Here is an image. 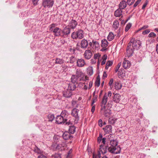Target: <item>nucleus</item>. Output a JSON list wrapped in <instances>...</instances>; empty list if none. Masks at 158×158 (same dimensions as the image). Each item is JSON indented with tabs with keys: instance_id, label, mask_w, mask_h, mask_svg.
Masks as SVG:
<instances>
[{
	"instance_id": "f257e3e1",
	"label": "nucleus",
	"mask_w": 158,
	"mask_h": 158,
	"mask_svg": "<svg viewBox=\"0 0 158 158\" xmlns=\"http://www.w3.org/2000/svg\"><path fill=\"white\" fill-rule=\"evenodd\" d=\"M80 82L78 83V86L86 90L88 89V84L89 78L87 76H84L83 73L80 70L77 69L75 75H73L71 77V80L73 83H75L78 80L79 77Z\"/></svg>"
},
{
	"instance_id": "f03ea898",
	"label": "nucleus",
	"mask_w": 158,
	"mask_h": 158,
	"mask_svg": "<svg viewBox=\"0 0 158 158\" xmlns=\"http://www.w3.org/2000/svg\"><path fill=\"white\" fill-rule=\"evenodd\" d=\"M107 101V95L105 94L103 97L101 104V113L102 114L106 117H109L110 116L111 113V110L106 108V104Z\"/></svg>"
},
{
	"instance_id": "7ed1b4c3",
	"label": "nucleus",
	"mask_w": 158,
	"mask_h": 158,
	"mask_svg": "<svg viewBox=\"0 0 158 158\" xmlns=\"http://www.w3.org/2000/svg\"><path fill=\"white\" fill-rule=\"evenodd\" d=\"M68 114V112L66 111L65 110L63 111L60 115L57 116L56 120V123L58 124L65 123L66 125H69L70 122L69 120L68 121L67 119Z\"/></svg>"
},
{
	"instance_id": "20e7f679",
	"label": "nucleus",
	"mask_w": 158,
	"mask_h": 158,
	"mask_svg": "<svg viewBox=\"0 0 158 158\" xmlns=\"http://www.w3.org/2000/svg\"><path fill=\"white\" fill-rule=\"evenodd\" d=\"M110 146L108 148V152L114 154L119 153L121 151V148L117 146V142L115 140H111L110 142Z\"/></svg>"
},
{
	"instance_id": "39448f33",
	"label": "nucleus",
	"mask_w": 158,
	"mask_h": 158,
	"mask_svg": "<svg viewBox=\"0 0 158 158\" xmlns=\"http://www.w3.org/2000/svg\"><path fill=\"white\" fill-rule=\"evenodd\" d=\"M57 25L56 24L52 23L49 26V27L50 31L53 32L55 36H59L61 34V30L58 27H56Z\"/></svg>"
},
{
	"instance_id": "423d86ee",
	"label": "nucleus",
	"mask_w": 158,
	"mask_h": 158,
	"mask_svg": "<svg viewBox=\"0 0 158 158\" xmlns=\"http://www.w3.org/2000/svg\"><path fill=\"white\" fill-rule=\"evenodd\" d=\"M129 45L131 46L134 50H138L141 45L140 41L138 40H135L134 38H132L129 43Z\"/></svg>"
},
{
	"instance_id": "0eeeda50",
	"label": "nucleus",
	"mask_w": 158,
	"mask_h": 158,
	"mask_svg": "<svg viewBox=\"0 0 158 158\" xmlns=\"http://www.w3.org/2000/svg\"><path fill=\"white\" fill-rule=\"evenodd\" d=\"M71 37L73 39H82L84 37L83 31L81 30H79L76 32H73L71 34Z\"/></svg>"
},
{
	"instance_id": "6e6552de",
	"label": "nucleus",
	"mask_w": 158,
	"mask_h": 158,
	"mask_svg": "<svg viewBox=\"0 0 158 158\" xmlns=\"http://www.w3.org/2000/svg\"><path fill=\"white\" fill-rule=\"evenodd\" d=\"M54 2V0H44L42 5L45 8L51 7L53 6Z\"/></svg>"
},
{
	"instance_id": "1a4fd4ad",
	"label": "nucleus",
	"mask_w": 158,
	"mask_h": 158,
	"mask_svg": "<svg viewBox=\"0 0 158 158\" xmlns=\"http://www.w3.org/2000/svg\"><path fill=\"white\" fill-rule=\"evenodd\" d=\"M101 46L102 48L101 49L102 51H104L107 50V47L108 45V42L107 40L105 39H103L102 40Z\"/></svg>"
},
{
	"instance_id": "9d476101",
	"label": "nucleus",
	"mask_w": 158,
	"mask_h": 158,
	"mask_svg": "<svg viewBox=\"0 0 158 158\" xmlns=\"http://www.w3.org/2000/svg\"><path fill=\"white\" fill-rule=\"evenodd\" d=\"M86 64V63L84 59L81 58L78 59L77 60V65L79 67H82Z\"/></svg>"
},
{
	"instance_id": "9b49d317",
	"label": "nucleus",
	"mask_w": 158,
	"mask_h": 158,
	"mask_svg": "<svg viewBox=\"0 0 158 158\" xmlns=\"http://www.w3.org/2000/svg\"><path fill=\"white\" fill-rule=\"evenodd\" d=\"M84 56L86 59H89L92 56V54L90 50H87L85 51Z\"/></svg>"
},
{
	"instance_id": "f8f14e48",
	"label": "nucleus",
	"mask_w": 158,
	"mask_h": 158,
	"mask_svg": "<svg viewBox=\"0 0 158 158\" xmlns=\"http://www.w3.org/2000/svg\"><path fill=\"white\" fill-rule=\"evenodd\" d=\"M63 93V96L65 98H70L72 95V92L68 90L67 89H65Z\"/></svg>"
},
{
	"instance_id": "ddd939ff",
	"label": "nucleus",
	"mask_w": 158,
	"mask_h": 158,
	"mask_svg": "<svg viewBox=\"0 0 158 158\" xmlns=\"http://www.w3.org/2000/svg\"><path fill=\"white\" fill-rule=\"evenodd\" d=\"M103 129L106 134H110L112 132V127L110 125H107Z\"/></svg>"
},
{
	"instance_id": "4468645a",
	"label": "nucleus",
	"mask_w": 158,
	"mask_h": 158,
	"mask_svg": "<svg viewBox=\"0 0 158 158\" xmlns=\"http://www.w3.org/2000/svg\"><path fill=\"white\" fill-rule=\"evenodd\" d=\"M131 65V63L130 62L124 59L123 64V67L125 69H127L129 68Z\"/></svg>"
},
{
	"instance_id": "2eb2a0df",
	"label": "nucleus",
	"mask_w": 158,
	"mask_h": 158,
	"mask_svg": "<svg viewBox=\"0 0 158 158\" xmlns=\"http://www.w3.org/2000/svg\"><path fill=\"white\" fill-rule=\"evenodd\" d=\"M134 49H132L131 46L128 45L127 49V56H131L133 53Z\"/></svg>"
},
{
	"instance_id": "dca6fc26",
	"label": "nucleus",
	"mask_w": 158,
	"mask_h": 158,
	"mask_svg": "<svg viewBox=\"0 0 158 158\" xmlns=\"http://www.w3.org/2000/svg\"><path fill=\"white\" fill-rule=\"evenodd\" d=\"M121 95L118 94H114L113 97V101L116 103H118L121 99Z\"/></svg>"
},
{
	"instance_id": "f3484780",
	"label": "nucleus",
	"mask_w": 158,
	"mask_h": 158,
	"mask_svg": "<svg viewBox=\"0 0 158 158\" xmlns=\"http://www.w3.org/2000/svg\"><path fill=\"white\" fill-rule=\"evenodd\" d=\"M122 86V85L120 81H117L114 82V87L116 90L120 89Z\"/></svg>"
},
{
	"instance_id": "a211bd4d",
	"label": "nucleus",
	"mask_w": 158,
	"mask_h": 158,
	"mask_svg": "<svg viewBox=\"0 0 158 158\" xmlns=\"http://www.w3.org/2000/svg\"><path fill=\"white\" fill-rule=\"evenodd\" d=\"M88 44V42L87 41L83 39L81 40V47L83 48H86Z\"/></svg>"
},
{
	"instance_id": "6ab92c4d",
	"label": "nucleus",
	"mask_w": 158,
	"mask_h": 158,
	"mask_svg": "<svg viewBox=\"0 0 158 158\" xmlns=\"http://www.w3.org/2000/svg\"><path fill=\"white\" fill-rule=\"evenodd\" d=\"M122 10L118 8L114 12V16L116 17H120V16H121V18H122L123 16L122 15Z\"/></svg>"
},
{
	"instance_id": "aec40b11",
	"label": "nucleus",
	"mask_w": 158,
	"mask_h": 158,
	"mask_svg": "<svg viewBox=\"0 0 158 158\" xmlns=\"http://www.w3.org/2000/svg\"><path fill=\"white\" fill-rule=\"evenodd\" d=\"M127 6V2L124 0L121 2L119 5V7L121 10L123 9Z\"/></svg>"
},
{
	"instance_id": "412c9836",
	"label": "nucleus",
	"mask_w": 158,
	"mask_h": 158,
	"mask_svg": "<svg viewBox=\"0 0 158 158\" xmlns=\"http://www.w3.org/2000/svg\"><path fill=\"white\" fill-rule=\"evenodd\" d=\"M77 25V22L76 21L74 20H72L70 21L69 23V26L71 27L72 29L74 28Z\"/></svg>"
},
{
	"instance_id": "4be33fe9",
	"label": "nucleus",
	"mask_w": 158,
	"mask_h": 158,
	"mask_svg": "<svg viewBox=\"0 0 158 158\" xmlns=\"http://www.w3.org/2000/svg\"><path fill=\"white\" fill-rule=\"evenodd\" d=\"M74 84V83H70L68 85L67 89L68 90L70 91L71 92L74 90L76 88V86Z\"/></svg>"
},
{
	"instance_id": "5701e85b",
	"label": "nucleus",
	"mask_w": 158,
	"mask_h": 158,
	"mask_svg": "<svg viewBox=\"0 0 158 158\" xmlns=\"http://www.w3.org/2000/svg\"><path fill=\"white\" fill-rule=\"evenodd\" d=\"M107 147H103L102 144H101L100 145V149L99 151L101 152L102 154L106 153L107 151Z\"/></svg>"
},
{
	"instance_id": "b1692460",
	"label": "nucleus",
	"mask_w": 158,
	"mask_h": 158,
	"mask_svg": "<svg viewBox=\"0 0 158 158\" xmlns=\"http://www.w3.org/2000/svg\"><path fill=\"white\" fill-rule=\"evenodd\" d=\"M62 136L63 139L65 140H67L70 138L71 137H72L70 133L68 132H65L63 133Z\"/></svg>"
},
{
	"instance_id": "393cba45",
	"label": "nucleus",
	"mask_w": 158,
	"mask_h": 158,
	"mask_svg": "<svg viewBox=\"0 0 158 158\" xmlns=\"http://www.w3.org/2000/svg\"><path fill=\"white\" fill-rule=\"evenodd\" d=\"M119 27V23L118 20H115L114 21L113 24V28L114 30H117Z\"/></svg>"
},
{
	"instance_id": "a878e982",
	"label": "nucleus",
	"mask_w": 158,
	"mask_h": 158,
	"mask_svg": "<svg viewBox=\"0 0 158 158\" xmlns=\"http://www.w3.org/2000/svg\"><path fill=\"white\" fill-rule=\"evenodd\" d=\"M78 110L76 109H73L72 111L71 114L76 118L78 117Z\"/></svg>"
},
{
	"instance_id": "bb28decb",
	"label": "nucleus",
	"mask_w": 158,
	"mask_h": 158,
	"mask_svg": "<svg viewBox=\"0 0 158 158\" xmlns=\"http://www.w3.org/2000/svg\"><path fill=\"white\" fill-rule=\"evenodd\" d=\"M63 33L65 35H68L70 33V29L68 26L65 27L63 31Z\"/></svg>"
},
{
	"instance_id": "cd10ccee",
	"label": "nucleus",
	"mask_w": 158,
	"mask_h": 158,
	"mask_svg": "<svg viewBox=\"0 0 158 158\" xmlns=\"http://www.w3.org/2000/svg\"><path fill=\"white\" fill-rule=\"evenodd\" d=\"M107 38L109 41H111L114 38V35L112 32H109Z\"/></svg>"
},
{
	"instance_id": "c85d7f7f",
	"label": "nucleus",
	"mask_w": 158,
	"mask_h": 158,
	"mask_svg": "<svg viewBox=\"0 0 158 158\" xmlns=\"http://www.w3.org/2000/svg\"><path fill=\"white\" fill-rule=\"evenodd\" d=\"M64 62V60L62 59L59 58H56L55 60V63L56 64H61Z\"/></svg>"
},
{
	"instance_id": "c756f323",
	"label": "nucleus",
	"mask_w": 158,
	"mask_h": 158,
	"mask_svg": "<svg viewBox=\"0 0 158 158\" xmlns=\"http://www.w3.org/2000/svg\"><path fill=\"white\" fill-rule=\"evenodd\" d=\"M87 73L89 75L91 76L93 73V67L91 66L89 67L87 69Z\"/></svg>"
},
{
	"instance_id": "7c9ffc66",
	"label": "nucleus",
	"mask_w": 158,
	"mask_h": 158,
	"mask_svg": "<svg viewBox=\"0 0 158 158\" xmlns=\"http://www.w3.org/2000/svg\"><path fill=\"white\" fill-rule=\"evenodd\" d=\"M75 127L74 126H70L69 129V133L72 134H73L75 131Z\"/></svg>"
},
{
	"instance_id": "2f4dec72",
	"label": "nucleus",
	"mask_w": 158,
	"mask_h": 158,
	"mask_svg": "<svg viewBox=\"0 0 158 158\" xmlns=\"http://www.w3.org/2000/svg\"><path fill=\"white\" fill-rule=\"evenodd\" d=\"M117 119L113 117H111L109 118L108 120L109 123L110 124H114L115 123Z\"/></svg>"
},
{
	"instance_id": "473e14b6",
	"label": "nucleus",
	"mask_w": 158,
	"mask_h": 158,
	"mask_svg": "<svg viewBox=\"0 0 158 158\" xmlns=\"http://www.w3.org/2000/svg\"><path fill=\"white\" fill-rule=\"evenodd\" d=\"M107 56L106 55H104L102 57V61L101 63V65H103L105 64L106 60L107 58Z\"/></svg>"
},
{
	"instance_id": "72a5a7b5",
	"label": "nucleus",
	"mask_w": 158,
	"mask_h": 158,
	"mask_svg": "<svg viewBox=\"0 0 158 158\" xmlns=\"http://www.w3.org/2000/svg\"><path fill=\"white\" fill-rule=\"evenodd\" d=\"M113 64V62L110 60L108 61V62L106 63V66L105 67V69H107L109 67L111 66Z\"/></svg>"
},
{
	"instance_id": "f704fd0d",
	"label": "nucleus",
	"mask_w": 158,
	"mask_h": 158,
	"mask_svg": "<svg viewBox=\"0 0 158 158\" xmlns=\"http://www.w3.org/2000/svg\"><path fill=\"white\" fill-rule=\"evenodd\" d=\"M48 121L52 122L54 118V116L53 114H49L48 116Z\"/></svg>"
},
{
	"instance_id": "c9c22d12",
	"label": "nucleus",
	"mask_w": 158,
	"mask_h": 158,
	"mask_svg": "<svg viewBox=\"0 0 158 158\" xmlns=\"http://www.w3.org/2000/svg\"><path fill=\"white\" fill-rule=\"evenodd\" d=\"M100 84V79L97 77L96 81L95 82V85L96 86L98 87Z\"/></svg>"
},
{
	"instance_id": "e433bc0d",
	"label": "nucleus",
	"mask_w": 158,
	"mask_h": 158,
	"mask_svg": "<svg viewBox=\"0 0 158 158\" xmlns=\"http://www.w3.org/2000/svg\"><path fill=\"white\" fill-rule=\"evenodd\" d=\"M131 24L130 23H129L127 24L125 27V31H128L130 29V28H131Z\"/></svg>"
},
{
	"instance_id": "4c0bfd02",
	"label": "nucleus",
	"mask_w": 158,
	"mask_h": 158,
	"mask_svg": "<svg viewBox=\"0 0 158 158\" xmlns=\"http://www.w3.org/2000/svg\"><path fill=\"white\" fill-rule=\"evenodd\" d=\"M75 61V58L73 56L70 58L69 62L71 64L73 63Z\"/></svg>"
},
{
	"instance_id": "58836bf2",
	"label": "nucleus",
	"mask_w": 158,
	"mask_h": 158,
	"mask_svg": "<svg viewBox=\"0 0 158 158\" xmlns=\"http://www.w3.org/2000/svg\"><path fill=\"white\" fill-rule=\"evenodd\" d=\"M102 136V134H100L99 135V136L97 138L98 142V143H100L101 142Z\"/></svg>"
},
{
	"instance_id": "ea45409f",
	"label": "nucleus",
	"mask_w": 158,
	"mask_h": 158,
	"mask_svg": "<svg viewBox=\"0 0 158 158\" xmlns=\"http://www.w3.org/2000/svg\"><path fill=\"white\" fill-rule=\"evenodd\" d=\"M135 0H127V3L128 4L129 6H131L133 4Z\"/></svg>"
},
{
	"instance_id": "a19ab883",
	"label": "nucleus",
	"mask_w": 158,
	"mask_h": 158,
	"mask_svg": "<svg viewBox=\"0 0 158 158\" xmlns=\"http://www.w3.org/2000/svg\"><path fill=\"white\" fill-rule=\"evenodd\" d=\"M94 43V45L95 47V48H98L99 47V43L97 41H93Z\"/></svg>"
},
{
	"instance_id": "79ce46f5",
	"label": "nucleus",
	"mask_w": 158,
	"mask_h": 158,
	"mask_svg": "<svg viewBox=\"0 0 158 158\" xmlns=\"http://www.w3.org/2000/svg\"><path fill=\"white\" fill-rule=\"evenodd\" d=\"M54 158H61L60 155L59 154L56 153L52 156Z\"/></svg>"
},
{
	"instance_id": "37998d69",
	"label": "nucleus",
	"mask_w": 158,
	"mask_h": 158,
	"mask_svg": "<svg viewBox=\"0 0 158 158\" xmlns=\"http://www.w3.org/2000/svg\"><path fill=\"white\" fill-rule=\"evenodd\" d=\"M100 55L99 53H98L94 54V58L95 59H98L100 56Z\"/></svg>"
},
{
	"instance_id": "c03bdc74",
	"label": "nucleus",
	"mask_w": 158,
	"mask_h": 158,
	"mask_svg": "<svg viewBox=\"0 0 158 158\" xmlns=\"http://www.w3.org/2000/svg\"><path fill=\"white\" fill-rule=\"evenodd\" d=\"M156 36V34L154 33V32H151L150 33L149 35L148 36L149 37H155Z\"/></svg>"
},
{
	"instance_id": "a18cd8bd",
	"label": "nucleus",
	"mask_w": 158,
	"mask_h": 158,
	"mask_svg": "<svg viewBox=\"0 0 158 158\" xmlns=\"http://www.w3.org/2000/svg\"><path fill=\"white\" fill-rule=\"evenodd\" d=\"M141 0H138L134 5V7H135L141 2Z\"/></svg>"
},
{
	"instance_id": "49530a36",
	"label": "nucleus",
	"mask_w": 158,
	"mask_h": 158,
	"mask_svg": "<svg viewBox=\"0 0 158 158\" xmlns=\"http://www.w3.org/2000/svg\"><path fill=\"white\" fill-rule=\"evenodd\" d=\"M35 152L38 154H41V150L38 148H36L35 149Z\"/></svg>"
},
{
	"instance_id": "de8ad7c7",
	"label": "nucleus",
	"mask_w": 158,
	"mask_h": 158,
	"mask_svg": "<svg viewBox=\"0 0 158 158\" xmlns=\"http://www.w3.org/2000/svg\"><path fill=\"white\" fill-rule=\"evenodd\" d=\"M113 82V78H111L110 79V81L109 82V85L110 86V87H111V86L112 85V84Z\"/></svg>"
},
{
	"instance_id": "09e8293b",
	"label": "nucleus",
	"mask_w": 158,
	"mask_h": 158,
	"mask_svg": "<svg viewBox=\"0 0 158 158\" xmlns=\"http://www.w3.org/2000/svg\"><path fill=\"white\" fill-rule=\"evenodd\" d=\"M98 125L100 127L102 126V121L101 119H99L98 121Z\"/></svg>"
},
{
	"instance_id": "8fccbe9b",
	"label": "nucleus",
	"mask_w": 158,
	"mask_h": 158,
	"mask_svg": "<svg viewBox=\"0 0 158 158\" xmlns=\"http://www.w3.org/2000/svg\"><path fill=\"white\" fill-rule=\"evenodd\" d=\"M63 147L62 145L61 144H58L56 147V149H61V148Z\"/></svg>"
},
{
	"instance_id": "3c124183",
	"label": "nucleus",
	"mask_w": 158,
	"mask_h": 158,
	"mask_svg": "<svg viewBox=\"0 0 158 158\" xmlns=\"http://www.w3.org/2000/svg\"><path fill=\"white\" fill-rule=\"evenodd\" d=\"M106 94L107 95V98H108L107 97L108 96L109 97H110L112 95V93L110 91H109L108 92V94H105L104 96Z\"/></svg>"
},
{
	"instance_id": "603ef678",
	"label": "nucleus",
	"mask_w": 158,
	"mask_h": 158,
	"mask_svg": "<svg viewBox=\"0 0 158 158\" xmlns=\"http://www.w3.org/2000/svg\"><path fill=\"white\" fill-rule=\"evenodd\" d=\"M93 85V81H90L89 82V87L88 89H90L91 87H92Z\"/></svg>"
},
{
	"instance_id": "864d4df0",
	"label": "nucleus",
	"mask_w": 158,
	"mask_h": 158,
	"mask_svg": "<svg viewBox=\"0 0 158 158\" xmlns=\"http://www.w3.org/2000/svg\"><path fill=\"white\" fill-rule=\"evenodd\" d=\"M150 31L149 30H146L143 32V34L144 35L150 32Z\"/></svg>"
},
{
	"instance_id": "5fc2aeb1",
	"label": "nucleus",
	"mask_w": 158,
	"mask_h": 158,
	"mask_svg": "<svg viewBox=\"0 0 158 158\" xmlns=\"http://www.w3.org/2000/svg\"><path fill=\"white\" fill-rule=\"evenodd\" d=\"M106 139L105 138H102V141H101V142L103 144L102 146H103V145L105 144Z\"/></svg>"
},
{
	"instance_id": "6e6d98bb",
	"label": "nucleus",
	"mask_w": 158,
	"mask_h": 158,
	"mask_svg": "<svg viewBox=\"0 0 158 158\" xmlns=\"http://www.w3.org/2000/svg\"><path fill=\"white\" fill-rule=\"evenodd\" d=\"M39 0H32L34 5H36Z\"/></svg>"
},
{
	"instance_id": "4d7b16f0",
	"label": "nucleus",
	"mask_w": 158,
	"mask_h": 158,
	"mask_svg": "<svg viewBox=\"0 0 158 158\" xmlns=\"http://www.w3.org/2000/svg\"><path fill=\"white\" fill-rule=\"evenodd\" d=\"M148 25H144L141 28H140L139 29V30H143L147 28H148Z\"/></svg>"
},
{
	"instance_id": "13d9d810",
	"label": "nucleus",
	"mask_w": 158,
	"mask_h": 158,
	"mask_svg": "<svg viewBox=\"0 0 158 158\" xmlns=\"http://www.w3.org/2000/svg\"><path fill=\"white\" fill-rule=\"evenodd\" d=\"M38 158H47V157L43 154H41L38 156Z\"/></svg>"
},
{
	"instance_id": "bf43d9fd",
	"label": "nucleus",
	"mask_w": 158,
	"mask_h": 158,
	"mask_svg": "<svg viewBox=\"0 0 158 158\" xmlns=\"http://www.w3.org/2000/svg\"><path fill=\"white\" fill-rule=\"evenodd\" d=\"M96 155L97 156V158H101V157L100 152L99 151L98 152L97 154Z\"/></svg>"
},
{
	"instance_id": "052dcab7",
	"label": "nucleus",
	"mask_w": 158,
	"mask_h": 158,
	"mask_svg": "<svg viewBox=\"0 0 158 158\" xmlns=\"http://www.w3.org/2000/svg\"><path fill=\"white\" fill-rule=\"evenodd\" d=\"M95 106H93L92 107V109L91 110V112L93 113L95 111Z\"/></svg>"
},
{
	"instance_id": "680f3d73",
	"label": "nucleus",
	"mask_w": 158,
	"mask_h": 158,
	"mask_svg": "<svg viewBox=\"0 0 158 158\" xmlns=\"http://www.w3.org/2000/svg\"><path fill=\"white\" fill-rule=\"evenodd\" d=\"M121 64H121V62H119L116 68H118V69H119L120 68V67Z\"/></svg>"
},
{
	"instance_id": "e2e57ef3",
	"label": "nucleus",
	"mask_w": 158,
	"mask_h": 158,
	"mask_svg": "<svg viewBox=\"0 0 158 158\" xmlns=\"http://www.w3.org/2000/svg\"><path fill=\"white\" fill-rule=\"evenodd\" d=\"M117 36H118V37H119L120 36V29H119L117 31Z\"/></svg>"
},
{
	"instance_id": "0e129e2a",
	"label": "nucleus",
	"mask_w": 158,
	"mask_h": 158,
	"mask_svg": "<svg viewBox=\"0 0 158 158\" xmlns=\"http://www.w3.org/2000/svg\"><path fill=\"white\" fill-rule=\"evenodd\" d=\"M118 69V68H116L115 70V72H118V75H119V71H118V69Z\"/></svg>"
},
{
	"instance_id": "69168bd1",
	"label": "nucleus",
	"mask_w": 158,
	"mask_h": 158,
	"mask_svg": "<svg viewBox=\"0 0 158 158\" xmlns=\"http://www.w3.org/2000/svg\"><path fill=\"white\" fill-rule=\"evenodd\" d=\"M93 158H97V155L95 154H93Z\"/></svg>"
},
{
	"instance_id": "338daca9",
	"label": "nucleus",
	"mask_w": 158,
	"mask_h": 158,
	"mask_svg": "<svg viewBox=\"0 0 158 158\" xmlns=\"http://www.w3.org/2000/svg\"><path fill=\"white\" fill-rule=\"evenodd\" d=\"M156 51L158 54V44L156 46Z\"/></svg>"
},
{
	"instance_id": "774afa93",
	"label": "nucleus",
	"mask_w": 158,
	"mask_h": 158,
	"mask_svg": "<svg viewBox=\"0 0 158 158\" xmlns=\"http://www.w3.org/2000/svg\"><path fill=\"white\" fill-rule=\"evenodd\" d=\"M146 6L144 4L142 7V9H144L145 8V7H146Z\"/></svg>"
}]
</instances>
